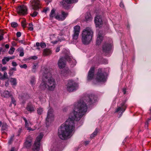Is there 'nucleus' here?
Returning <instances> with one entry per match:
<instances>
[{
  "label": "nucleus",
  "instance_id": "nucleus-1",
  "mask_svg": "<svg viewBox=\"0 0 151 151\" xmlns=\"http://www.w3.org/2000/svg\"><path fill=\"white\" fill-rule=\"evenodd\" d=\"M96 99L93 95H87L75 103L73 112L70 113L65 124H62L58 129V135L60 139L65 140L71 137L75 129L74 121L80 120L87 111V105L95 102Z\"/></svg>",
  "mask_w": 151,
  "mask_h": 151
},
{
  "label": "nucleus",
  "instance_id": "nucleus-2",
  "mask_svg": "<svg viewBox=\"0 0 151 151\" xmlns=\"http://www.w3.org/2000/svg\"><path fill=\"white\" fill-rule=\"evenodd\" d=\"M39 75L40 77L42 78V81L39 87L40 90L43 91L47 89L50 91H54L56 85L55 80L53 78H51L48 79L47 81L45 80L51 76L49 70L46 68H42L40 71Z\"/></svg>",
  "mask_w": 151,
  "mask_h": 151
},
{
  "label": "nucleus",
  "instance_id": "nucleus-3",
  "mask_svg": "<svg viewBox=\"0 0 151 151\" xmlns=\"http://www.w3.org/2000/svg\"><path fill=\"white\" fill-rule=\"evenodd\" d=\"M93 35V32L91 28L87 27L82 32L81 40L84 45L88 44L91 42Z\"/></svg>",
  "mask_w": 151,
  "mask_h": 151
},
{
  "label": "nucleus",
  "instance_id": "nucleus-4",
  "mask_svg": "<svg viewBox=\"0 0 151 151\" xmlns=\"http://www.w3.org/2000/svg\"><path fill=\"white\" fill-rule=\"evenodd\" d=\"M77 84L72 80H69L66 85L67 90L69 92L76 90L77 89Z\"/></svg>",
  "mask_w": 151,
  "mask_h": 151
},
{
  "label": "nucleus",
  "instance_id": "nucleus-5",
  "mask_svg": "<svg viewBox=\"0 0 151 151\" xmlns=\"http://www.w3.org/2000/svg\"><path fill=\"white\" fill-rule=\"evenodd\" d=\"M43 134H40L36 138V140L33 145L32 149L33 151H38L40 149V142L43 137Z\"/></svg>",
  "mask_w": 151,
  "mask_h": 151
},
{
  "label": "nucleus",
  "instance_id": "nucleus-6",
  "mask_svg": "<svg viewBox=\"0 0 151 151\" xmlns=\"http://www.w3.org/2000/svg\"><path fill=\"white\" fill-rule=\"evenodd\" d=\"M106 78L102 72V69L99 68L96 74V79L98 82H104L106 81Z\"/></svg>",
  "mask_w": 151,
  "mask_h": 151
},
{
  "label": "nucleus",
  "instance_id": "nucleus-7",
  "mask_svg": "<svg viewBox=\"0 0 151 151\" xmlns=\"http://www.w3.org/2000/svg\"><path fill=\"white\" fill-rule=\"evenodd\" d=\"M112 48V45L111 44L108 43H104L102 46L103 51L104 53L106 56H109V54L111 52Z\"/></svg>",
  "mask_w": 151,
  "mask_h": 151
},
{
  "label": "nucleus",
  "instance_id": "nucleus-8",
  "mask_svg": "<svg viewBox=\"0 0 151 151\" xmlns=\"http://www.w3.org/2000/svg\"><path fill=\"white\" fill-rule=\"evenodd\" d=\"M65 60L70 61L71 60V59L69 56H67L65 58H60L58 63V66L60 68H62L65 67Z\"/></svg>",
  "mask_w": 151,
  "mask_h": 151
},
{
  "label": "nucleus",
  "instance_id": "nucleus-9",
  "mask_svg": "<svg viewBox=\"0 0 151 151\" xmlns=\"http://www.w3.org/2000/svg\"><path fill=\"white\" fill-rule=\"evenodd\" d=\"M17 11L18 14L20 15H24L27 14V7L24 5L18 6Z\"/></svg>",
  "mask_w": 151,
  "mask_h": 151
},
{
  "label": "nucleus",
  "instance_id": "nucleus-10",
  "mask_svg": "<svg viewBox=\"0 0 151 151\" xmlns=\"http://www.w3.org/2000/svg\"><path fill=\"white\" fill-rule=\"evenodd\" d=\"M30 3L32 9L35 10H37L41 8V4L39 0H33L31 1Z\"/></svg>",
  "mask_w": 151,
  "mask_h": 151
},
{
  "label": "nucleus",
  "instance_id": "nucleus-11",
  "mask_svg": "<svg viewBox=\"0 0 151 151\" xmlns=\"http://www.w3.org/2000/svg\"><path fill=\"white\" fill-rule=\"evenodd\" d=\"M68 14L63 11H62L60 13L57 14L55 16V18L59 21H63L67 17Z\"/></svg>",
  "mask_w": 151,
  "mask_h": 151
},
{
  "label": "nucleus",
  "instance_id": "nucleus-12",
  "mask_svg": "<svg viewBox=\"0 0 151 151\" xmlns=\"http://www.w3.org/2000/svg\"><path fill=\"white\" fill-rule=\"evenodd\" d=\"M54 116L53 114V109L50 108L48 111L47 116L46 119V123L51 122L54 120Z\"/></svg>",
  "mask_w": 151,
  "mask_h": 151
},
{
  "label": "nucleus",
  "instance_id": "nucleus-13",
  "mask_svg": "<svg viewBox=\"0 0 151 151\" xmlns=\"http://www.w3.org/2000/svg\"><path fill=\"white\" fill-rule=\"evenodd\" d=\"M127 107V105L126 104L125 102H123L121 103V106H118L117 107L115 112H117L120 111L121 112V115H122V113L125 110Z\"/></svg>",
  "mask_w": 151,
  "mask_h": 151
},
{
  "label": "nucleus",
  "instance_id": "nucleus-14",
  "mask_svg": "<svg viewBox=\"0 0 151 151\" xmlns=\"http://www.w3.org/2000/svg\"><path fill=\"white\" fill-rule=\"evenodd\" d=\"M25 122V127L27 128V129L29 131H33L37 127L35 126H34V128H32L29 126L32 125V124L30 122H28L27 119L25 117L23 118Z\"/></svg>",
  "mask_w": 151,
  "mask_h": 151
},
{
  "label": "nucleus",
  "instance_id": "nucleus-15",
  "mask_svg": "<svg viewBox=\"0 0 151 151\" xmlns=\"http://www.w3.org/2000/svg\"><path fill=\"white\" fill-rule=\"evenodd\" d=\"M26 109L30 113L34 112L36 109L35 106L31 102H29L27 104Z\"/></svg>",
  "mask_w": 151,
  "mask_h": 151
},
{
  "label": "nucleus",
  "instance_id": "nucleus-16",
  "mask_svg": "<svg viewBox=\"0 0 151 151\" xmlns=\"http://www.w3.org/2000/svg\"><path fill=\"white\" fill-rule=\"evenodd\" d=\"M95 24L96 27H101L102 25V21L100 16H97L95 18Z\"/></svg>",
  "mask_w": 151,
  "mask_h": 151
},
{
  "label": "nucleus",
  "instance_id": "nucleus-17",
  "mask_svg": "<svg viewBox=\"0 0 151 151\" xmlns=\"http://www.w3.org/2000/svg\"><path fill=\"white\" fill-rule=\"evenodd\" d=\"M103 39L102 32L99 31L97 36V40L96 44L97 45H99L101 44Z\"/></svg>",
  "mask_w": 151,
  "mask_h": 151
},
{
  "label": "nucleus",
  "instance_id": "nucleus-18",
  "mask_svg": "<svg viewBox=\"0 0 151 151\" xmlns=\"http://www.w3.org/2000/svg\"><path fill=\"white\" fill-rule=\"evenodd\" d=\"M95 68L92 67L90 68L88 73V79L91 80L92 79L94 76Z\"/></svg>",
  "mask_w": 151,
  "mask_h": 151
},
{
  "label": "nucleus",
  "instance_id": "nucleus-19",
  "mask_svg": "<svg viewBox=\"0 0 151 151\" xmlns=\"http://www.w3.org/2000/svg\"><path fill=\"white\" fill-rule=\"evenodd\" d=\"M77 0H63L62 1V4L63 6H65L67 4L76 2Z\"/></svg>",
  "mask_w": 151,
  "mask_h": 151
},
{
  "label": "nucleus",
  "instance_id": "nucleus-20",
  "mask_svg": "<svg viewBox=\"0 0 151 151\" xmlns=\"http://www.w3.org/2000/svg\"><path fill=\"white\" fill-rule=\"evenodd\" d=\"M12 96V95L7 91H5L1 94V96L6 98H9Z\"/></svg>",
  "mask_w": 151,
  "mask_h": 151
},
{
  "label": "nucleus",
  "instance_id": "nucleus-21",
  "mask_svg": "<svg viewBox=\"0 0 151 151\" xmlns=\"http://www.w3.org/2000/svg\"><path fill=\"white\" fill-rule=\"evenodd\" d=\"M28 96L27 94H24L21 95L19 96V99L21 101L23 100L22 102H24L27 99Z\"/></svg>",
  "mask_w": 151,
  "mask_h": 151
},
{
  "label": "nucleus",
  "instance_id": "nucleus-22",
  "mask_svg": "<svg viewBox=\"0 0 151 151\" xmlns=\"http://www.w3.org/2000/svg\"><path fill=\"white\" fill-rule=\"evenodd\" d=\"M70 72V70L68 68H66L63 70L61 71V74L64 76L66 77L68 75Z\"/></svg>",
  "mask_w": 151,
  "mask_h": 151
},
{
  "label": "nucleus",
  "instance_id": "nucleus-23",
  "mask_svg": "<svg viewBox=\"0 0 151 151\" xmlns=\"http://www.w3.org/2000/svg\"><path fill=\"white\" fill-rule=\"evenodd\" d=\"M51 53L52 52L50 49L46 48L44 50L43 53L44 55L47 56L50 55Z\"/></svg>",
  "mask_w": 151,
  "mask_h": 151
},
{
  "label": "nucleus",
  "instance_id": "nucleus-24",
  "mask_svg": "<svg viewBox=\"0 0 151 151\" xmlns=\"http://www.w3.org/2000/svg\"><path fill=\"white\" fill-rule=\"evenodd\" d=\"M85 19L86 21H91L92 18L90 13L89 12H87L85 15Z\"/></svg>",
  "mask_w": 151,
  "mask_h": 151
},
{
  "label": "nucleus",
  "instance_id": "nucleus-25",
  "mask_svg": "<svg viewBox=\"0 0 151 151\" xmlns=\"http://www.w3.org/2000/svg\"><path fill=\"white\" fill-rule=\"evenodd\" d=\"M11 84L12 86H15L17 84V79L15 78H11L10 79Z\"/></svg>",
  "mask_w": 151,
  "mask_h": 151
},
{
  "label": "nucleus",
  "instance_id": "nucleus-26",
  "mask_svg": "<svg viewBox=\"0 0 151 151\" xmlns=\"http://www.w3.org/2000/svg\"><path fill=\"white\" fill-rule=\"evenodd\" d=\"M31 141H29L27 139L24 143V145L26 148H29L31 146Z\"/></svg>",
  "mask_w": 151,
  "mask_h": 151
},
{
  "label": "nucleus",
  "instance_id": "nucleus-27",
  "mask_svg": "<svg viewBox=\"0 0 151 151\" xmlns=\"http://www.w3.org/2000/svg\"><path fill=\"white\" fill-rule=\"evenodd\" d=\"M74 32L79 33L80 28L79 26L76 25L74 27Z\"/></svg>",
  "mask_w": 151,
  "mask_h": 151
},
{
  "label": "nucleus",
  "instance_id": "nucleus-28",
  "mask_svg": "<svg viewBox=\"0 0 151 151\" xmlns=\"http://www.w3.org/2000/svg\"><path fill=\"white\" fill-rule=\"evenodd\" d=\"M35 83V77L34 76H32L31 77L30 79V83L32 86H34Z\"/></svg>",
  "mask_w": 151,
  "mask_h": 151
},
{
  "label": "nucleus",
  "instance_id": "nucleus-29",
  "mask_svg": "<svg viewBox=\"0 0 151 151\" xmlns=\"http://www.w3.org/2000/svg\"><path fill=\"white\" fill-rule=\"evenodd\" d=\"M9 60V58L8 57H5L2 60V63L3 64H5L6 62H8Z\"/></svg>",
  "mask_w": 151,
  "mask_h": 151
},
{
  "label": "nucleus",
  "instance_id": "nucleus-30",
  "mask_svg": "<svg viewBox=\"0 0 151 151\" xmlns=\"http://www.w3.org/2000/svg\"><path fill=\"white\" fill-rule=\"evenodd\" d=\"M79 33L74 32L73 34V39L74 40H76L78 38Z\"/></svg>",
  "mask_w": 151,
  "mask_h": 151
},
{
  "label": "nucleus",
  "instance_id": "nucleus-31",
  "mask_svg": "<svg viewBox=\"0 0 151 151\" xmlns=\"http://www.w3.org/2000/svg\"><path fill=\"white\" fill-rule=\"evenodd\" d=\"M37 113L39 115H41L43 112V109L41 107H39L37 109Z\"/></svg>",
  "mask_w": 151,
  "mask_h": 151
},
{
  "label": "nucleus",
  "instance_id": "nucleus-32",
  "mask_svg": "<svg viewBox=\"0 0 151 151\" xmlns=\"http://www.w3.org/2000/svg\"><path fill=\"white\" fill-rule=\"evenodd\" d=\"M97 133L98 130L96 128V129L94 132L91 135L90 137L91 138H93L97 134Z\"/></svg>",
  "mask_w": 151,
  "mask_h": 151
},
{
  "label": "nucleus",
  "instance_id": "nucleus-33",
  "mask_svg": "<svg viewBox=\"0 0 151 151\" xmlns=\"http://www.w3.org/2000/svg\"><path fill=\"white\" fill-rule=\"evenodd\" d=\"M97 133L98 130L96 128V129L94 132L91 135L90 137L91 138H93L97 134Z\"/></svg>",
  "mask_w": 151,
  "mask_h": 151
},
{
  "label": "nucleus",
  "instance_id": "nucleus-34",
  "mask_svg": "<svg viewBox=\"0 0 151 151\" xmlns=\"http://www.w3.org/2000/svg\"><path fill=\"white\" fill-rule=\"evenodd\" d=\"M97 133L98 130L96 128V129L94 132L91 135L90 137L91 138H93L97 134Z\"/></svg>",
  "mask_w": 151,
  "mask_h": 151
},
{
  "label": "nucleus",
  "instance_id": "nucleus-35",
  "mask_svg": "<svg viewBox=\"0 0 151 151\" xmlns=\"http://www.w3.org/2000/svg\"><path fill=\"white\" fill-rule=\"evenodd\" d=\"M15 51V48L14 47H11L9 51V53L10 55L12 54Z\"/></svg>",
  "mask_w": 151,
  "mask_h": 151
},
{
  "label": "nucleus",
  "instance_id": "nucleus-36",
  "mask_svg": "<svg viewBox=\"0 0 151 151\" xmlns=\"http://www.w3.org/2000/svg\"><path fill=\"white\" fill-rule=\"evenodd\" d=\"M55 16V10L54 9L51 10V12L50 14V17L52 18Z\"/></svg>",
  "mask_w": 151,
  "mask_h": 151
},
{
  "label": "nucleus",
  "instance_id": "nucleus-37",
  "mask_svg": "<svg viewBox=\"0 0 151 151\" xmlns=\"http://www.w3.org/2000/svg\"><path fill=\"white\" fill-rule=\"evenodd\" d=\"M11 25L12 27L15 28L17 26L18 24L16 22H13L11 23Z\"/></svg>",
  "mask_w": 151,
  "mask_h": 151
},
{
  "label": "nucleus",
  "instance_id": "nucleus-38",
  "mask_svg": "<svg viewBox=\"0 0 151 151\" xmlns=\"http://www.w3.org/2000/svg\"><path fill=\"white\" fill-rule=\"evenodd\" d=\"M38 14L37 12L36 11L34 12L33 13L30 14V15L33 17H36Z\"/></svg>",
  "mask_w": 151,
  "mask_h": 151
},
{
  "label": "nucleus",
  "instance_id": "nucleus-39",
  "mask_svg": "<svg viewBox=\"0 0 151 151\" xmlns=\"http://www.w3.org/2000/svg\"><path fill=\"white\" fill-rule=\"evenodd\" d=\"M21 24L22 26L23 27H25L26 26V22L25 20H23L21 22Z\"/></svg>",
  "mask_w": 151,
  "mask_h": 151
},
{
  "label": "nucleus",
  "instance_id": "nucleus-40",
  "mask_svg": "<svg viewBox=\"0 0 151 151\" xmlns=\"http://www.w3.org/2000/svg\"><path fill=\"white\" fill-rule=\"evenodd\" d=\"M29 29L30 31H32L33 29V25L32 23H30L29 24Z\"/></svg>",
  "mask_w": 151,
  "mask_h": 151
},
{
  "label": "nucleus",
  "instance_id": "nucleus-41",
  "mask_svg": "<svg viewBox=\"0 0 151 151\" xmlns=\"http://www.w3.org/2000/svg\"><path fill=\"white\" fill-rule=\"evenodd\" d=\"M40 46L42 48H44L46 47V45L45 43L42 42L40 43Z\"/></svg>",
  "mask_w": 151,
  "mask_h": 151
},
{
  "label": "nucleus",
  "instance_id": "nucleus-42",
  "mask_svg": "<svg viewBox=\"0 0 151 151\" xmlns=\"http://www.w3.org/2000/svg\"><path fill=\"white\" fill-rule=\"evenodd\" d=\"M3 79L5 78H7L8 77V75L7 73L6 72H4V74L3 76Z\"/></svg>",
  "mask_w": 151,
  "mask_h": 151
},
{
  "label": "nucleus",
  "instance_id": "nucleus-43",
  "mask_svg": "<svg viewBox=\"0 0 151 151\" xmlns=\"http://www.w3.org/2000/svg\"><path fill=\"white\" fill-rule=\"evenodd\" d=\"M12 102L14 105V106H15L16 105V101L14 99L13 97L12 98Z\"/></svg>",
  "mask_w": 151,
  "mask_h": 151
},
{
  "label": "nucleus",
  "instance_id": "nucleus-44",
  "mask_svg": "<svg viewBox=\"0 0 151 151\" xmlns=\"http://www.w3.org/2000/svg\"><path fill=\"white\" fill-rule=\"evenodd\" d=\"M20 66L21 68H24L25 69H26L27 67V66L26 64H24L22 65H20Z\"/></svg>",
  "mask_w": 151,
  "mask_h": 151
},
{
  "label": "nucleus",
  "instance_id": "nucleus-45",
  "mask_svg": "<svg viewBox=\"0 0 151 151\" xmlns=\"http://www.w3.org/2000/svg\"><path fill=\"white\" fill-rule=\"evenodd\" d=\"M4 34V31L2 30H0V36H3Z\"/></svg>",
  "mask_w": 151,
  "mask_h": 151
},
{
  "label": "nucleus",
  "instance_id": "nucleus-46",
  "mask_svg": "<svg viewBox=\"0 0 151 151\" xmlns=\"http://www.w3.org/2000/svg\"><path fill=\"white\" fill-rule=\"evenodd\" d=\"M21 35V33L19 32H17L16 34L17 36L18 37H20Z\"/></svg>",
  "mask_w": 151,
  "mask_h": 151
},
{
  "label": "nucleus",
  "instance_id": "nucleus-47",
  "mask_svg": "<svg viewBox=\"0 0 151 151\" xmlns=\"http://www.w3.org/2000/svg\"><path fill=\"white\" fill-rule=\"evenodd\" d=\"M12 66L14 67L16 66L17 65V63L15 62H13L12 63Z\"/></svg>",
  "mask_w": 151,
  "mask_h": 151
},
{
  "label": "nucleus",
  "instance_id": "nucleus-48",
  "mask_svg": "<svg viewBox=\"0 0 151 151\" xmlns=\"http://www.w3.org/2000/svg\"><path fill=\"white\" fill-rule=\"evenodd\" d=\"M12 44L13 46H15L17 45V43L14 41H12Z\"/></svg>",
  "mask_w": 151,
  "mask_h": 151
},
{
  "label": "nucleus",
  "instance_id": "nucleus-49",
  "mask_svg": "<svg viewBox=\"0 0 151 151\" xmlns=\"http://www.w3.org/2000/svg\"><path fill=\"white\" fill-rule=\"evenodd\" d=\"M120 6L122 8H124V4L122 2H121L120 4Z\"/></svg>",
  "mask_w": 151,
  "mask_h": 151
},
{
  "label": "nucleus",
  "instance_id": "nucleus-50",
  "mask_svg": "<svg viewBox=\"0 0 151 151\" xmlns=\"http://www.w3.org/2000/svg\"><path fill=\"white\" fill-rule=\"evenodd\" d=\"M6 69H7V68L6 67H2L1 68V70L2 71H4Z\"/></svg>",
  "mask_w": 151,
  "mask_h": 151
},
{
  "label": "nucleus",
  "instance_id": "nucleus-51",
  "mask_svg": "<svg viewBox=\"0 0 151 151\" xmlns=\"http://www.w3.org/2000/svg\"><path fill=\"white\" fill-rule=\"evenodd\" d=\"M60 50V47H57L55 50V51L56 52H58Z\"/></svg>",
  "mask_w": 151,
  "mask_h": 151
},
{
  "label": "nucleus",
  "instance_id": "nucleus-52",
  "mask_svg": "<svg viewBox=\"0 0 151 151\" xmlns=\"http://www.w3.org/2000/svg\"><path fill=\"white\" fill-rule=\"evenodd\" d=\"M49 10V9L48 8H46V9H44L43 10V12H44L46 13L48 10Z\"/></svg>",
  "mask_w": 151,
  "mask_h": 151
},
{
  "label": "nucleus",
  "instance_id": "nucleus-53",
  "mask_svg": "<svg viewBox=\"0 0 151 151\" xmlns=\"http://www.w3.org/2000/svg\"><path fill=\"white\" fill-rule=\"evenodd\" d=\"M123 92L124 94H125L126 93V88H124L123 89Z\"/></svg>",
  "mask_w": 151,
  "mask_h": 151
},
{
  "label": "nucleus",
  "instance_id": "nucleus-54",
  "mask_svg": "<svg viewBox=\"0 0 151 151\" xmlns=\"http://www.w3.org/2000/svg\"><path fill=\"white\" fill-rule=\"evenodd\" d=\"M24 53L23 52H21L19 54V56H24Z\"/></svg>",
  "mask_w": 151,
  "mask_h": 151
},
{
  "label": "nucleus",
  "instance_id": "nucleus-55",
  "mask_svg": "<svg viewBox=\"0 0 151 151\" xmlns=\"http://www.w3.org/2000/svg\"><path fill=\"white\" fill-rule=\"evenodd\" d=\"M9 84V81H7L5 82V85L6 86H8Z\"/></svg>",
  "mask_w": 151,
  "mask_h": 151
},
{
  "label": "nucleus",
  "instance_id": "nucleus-56",
  "mask_svg": "<svg viewBox=\"0 0 151 151\" xmlns=\"http://www.w3.org/2000/svg\"><path fill=\"white\" fill-rule=\"evenodd\" d=\"M45 1L47 4H48L49 2H50L51 0H45Z\"/></svg>",
  "mask_w": 151,
  "mask_h": 151
},
{
  "label": "nucleus",
  "instance_id": "nucleus-57",
  "mask_svg": "<svg viewBox=\"0 0 151 151\" xmlns=\"http://www.w3.org/2000/svg\"><path fill=\"white\" fill-rule=\"evenodd\" d=\"M5 47L7 49H8L9 48V46L8 44H6L5 45Z\"/></svg>",
  "mask_w": 151,
  "mask_h": 151
},
{
  "label": "nucleus",
  "instance_id": "nucleus-58",
  "mask_svg": "<svg viewBox=\"0 0 151 151\" xmlns=\"http://www.w3.org/2000/svg\"><path fill=\"white\" fill-rule=\"evenodd\" d=\"M36 45L37 47H39L40 46V43H39L38 42H37L36 43Z\"/></svg>",
  "mask_w": 151,
  "mask_h": 151
},
{
  "label": "nucleus",
  "instance_id": "nucleus-59",
  "mask_svg": "<svg viewBox=\"0 0 151 151\" xmlns=\"http://www.w3.org/2000/svg\"><path fill=\"white\" fill-rule=\"evenodd\" d=\"M0 79H3V76H2L1 73L0 72Z\"/></svg>",
  "mask_w": 151,
  "mask_h": 151
},
{
  "label": "nucleus",
  "instance_id": "nucleus-60",
  "mask_svg": "<svg viewBox=\"0 0 151 151\" xmlns=\"http://www.w3.org/2000/svg\"><path fill=\"white\" fill-rule=\"evenodd\" d=\"M37 57L36 56H33L32 57V58L33 60H36L37 59Z\"/></svg>",
  "mask_w": 151,
  "mask_h": 151
},
{
  "label": "nucleus",
  "instance_id": "nucleus-61",
  "mask_svg": "<svg viewBox=\"0 0 151 151\" xmlns=\"http://www.w3.org/2000/svg\"><path fill=\"white\" fill-rule=\"evenodd\" d=\"M36 66V65H33L32 67V69H35V68Z\"/></svg>",
  "mask_w": 151,
  "mask_h": 151
},
{
  "label": "nucleus",
  "instance_id": "nucleus-62",
  "mask_svg": "<svg viewBox=\"0 0 151 151\" xmlns=\"http://www.w3.org/2000/svg\"><path fill=\"white\" fill-rule=\"evenodd\" d=\"M4 39L3 36H0V41Z\"/></svg>",
  "mask_w": 151,
  "mask_h": 151
},
{
  "label": "nucleus",
  "instance_id": "nucleus-63",
  "mask_svg": "<svg viewBox=\"0 0 151 151\" xmlns=\"http://www.w3.org/2000/svg\"><path fill=\"white\" fill-rule=\"evenodd\" d=\"M14 56H13L12 57H10V58H9V60L10 59H13L14 58Z\"/></svg>",
  "mask_w": 151,
  "mask_h": 151
},
{
  "label": "nucleus",
  "instance_id": "nucleus-64",
  "mask_svg": "<svg viewBox=\"0 0 151 151\" xmlns=\"http://www.w3.org/2000/svg\"><path fill=\"white\" fill-rule=\"evenodd\" d=\"M10 151H14V147L12 148Z\"/></svg>",
  "mask_w": 151,
  "mask_h": 151
}]
</instances>
